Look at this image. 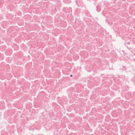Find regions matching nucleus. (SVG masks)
I'll return each instance as SVG.
<instances>
[{"label":"nucleus","instance_id":"f257e3e1","mask_svg":"<svg viewBox=\"0 0 135 135\" xmlns=\"http://www.w3.org/2000/svg\"><path fill=\"white\" fill-rule=\"evenodd\" d=\"M70 76L71 77H72V75H70Z\"/></svg>","mask_w":135,"mask_h":135}]
</instances>
